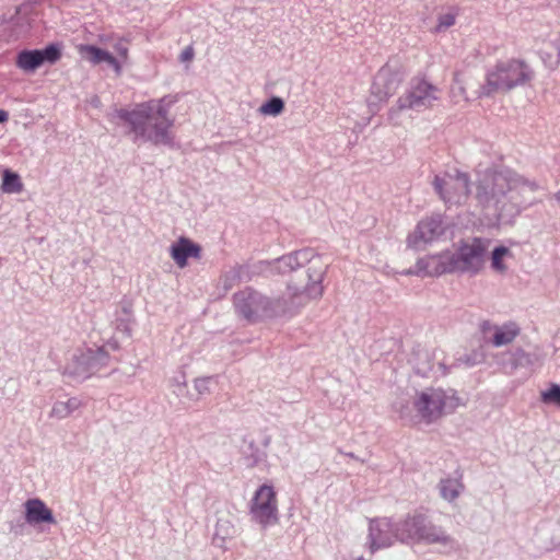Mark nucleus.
<instances>
[{"mask_svg":"<svg viewBox=\"0 0 560 560\" xmlns=\"http://www.w3.org/2000/svg\"><path fill=\"white\" fill-rule=\"evenodd\" d=\"M175 102L174 96L151 100L136 105L132 110L118 109L116 117L130 126L136 139H144L155 144H170L173 140L171 129L174 125L170 109Z\"/></svg>","mask_w":560,"mask_h":560,"instance_id":"obj_1","label":"nucleus"},{"mask_svg":"<svg viewBox=\"0 0 560 560\" xmlns=\"http://www.w3.org/2000/svg\"><path fill=\"white\" fill-rule=\"evenodd\" d=\"M533 79V70L526 61L517 58L498 61L490 68L479 89V97H491L527 84Z\"/></svg>","mask_w":560,"mask_h":560,"instance_id":"obj_2","label":"nucleus"},{"mask_svg":"<svg viewBox=\"0 0 560 560\" xmlns=\"http://www.w3.org/2000/svg\"><path fill=\"white\" fill-rule=\"evenodd\" d=\"M521 187H527L532 191L538 189V185L535 182L521 176L512 170H488L478 182L476 199L481 206L486 207L493 200L505 196L509 191Z\"/></svg>","mask_w":560,"mask_h":560,"instance_id":"obj_3","label":"nucleus"},{"mask_svg":"<svg viewBox=\"0 0 560 560\" xmlns=\"http://www.w3.org/2000/svg\"><path fill=\"white\" fill-rule=\"evenodd\" d=\"M460 404L455 393L450 394L442 388H428L417 395L413 407L418 415L430 423L455 411Z\"/></svg>","mask_w":560,"mask_h":560,"instance_id":"obj_4","label":"nucleus"},{"mask_svg":"<svg viewBox=\"0 0 560 560\" xmlns=\"http://www.w3.org/2000/svg\"><path fill=\"white\" fill-rule=\"evenodd\" d=\"M433 187L447 207L466 205L470 196V176L456 170L436 175Z\"/></svg>","mask_w":560,"mask_h":560,"instance_id":"obj_5","label":"nucleus"},{"mask_svg":"<svg viewBox=\"0 0 560 560\" xmlns=\"http://www.w3.org/2000/svg\"><path fill=\"white\" fill-rule=\"evenodd\" d=\"M395 536L401 541H423L425 544H447L450 537L438 526L427 523L424 516L417 515L405 520Z\"/></svg>","mask_w":560,"mask_h":560,"instance_id":"obj_6","label":"nucleus"},{"mask_svg":"<svg viewBox=\"0 0 560 560\" xmlns=\"http://www.w3.org/2000/svg\"><path fill=\"white\" fill-rule=\"evenodd\" d=\"M486 245L481 238L462 242L454 254H450L453 272H479L485 264Z\"/></svg>","mask_w":560,"mask_h":560,"instance_id":"obj_7","label":"nucleus"},{"mask_svg":"<svg viewBox=\"0 0 560 560\" xmlns=\"http://www.w3.org/2000/svg\"><path fill=\"white\" fill-rule=\"evenodd\" d=\"M234 305L240 315L248 322H257L276 315L273 303L252 289H245L234 295Z\"/></svg>","mask_w":560,"mask_h":560,"instance_id":"obj_8","label":"nucleus"},{"mask_svg":"<svg viewBox=\"0 0 560 560\" xmlns=\"http://www.w3.org/2000/svg\"><path fill=\"white\" fill-rule=\"evenodd\" d=\"M250 514L262 526L278 522L277 492L272 486L262 485L256 490L250 503Z\"/></svg>","mask_w":560,"mask_h":560,"instance_id":"obj_9","label":"nucleus"},{"mask_svg":"<svg viewBox=\"0 0 560 560\" xmlns=\"http://www.w3.org/2000/svg\"><path fill=\"white\" fill-rule=\"evenodd\" d=\"M440 100V90L424 79L416 80L410 91L398 100L399 109L430 108Z\"/></svg>","mask_w":560,"mask_h":560,"instance_id":"obj_10","label":"nucleus"},{"mask_svg":"<svg viewBox=\"0 0 560 560\" xmlns=\"http://www.w3.org/2000/svg\"><path fill=\"white\" fill-rule=\"evenodd\" d=\"M60 56V50L55 45H49L42 50H23L16 57V66L26 72L35 71L45 61L56 62Z\"/></svg>","mask_w":560,"mask_h":560,"instance_id":"obj_11","label":"nucleus"},{"mask_svg":"<svg viewBox=\"0 0 560 560\" xmlns=\"http://www.w3.org/2000/svg\"><path fill=\"white\" fill-rule=\"evenodd\" d=\"M444 232L443 220L441 215L425 218L419 222L415 232L409 236V244L413 247H420L436 240Z\"/></svg>","mask_w":560,"mask_h":560,"instance_id":"obj_12","label":"nucleus"},{"mask_svg":"<svg viewBox=\"0 0 560 560\" xmlns=\"http://www.w3.org/2000/svg\"><path fill=\"white\" fill-rule=\"evenodd\" d=\"M370 545L371 553L381 548L388 547L393 544L392 523L387 518L373 520L370 523Z\"/></svg>","mask_w":560,"mask_h":560,"instance_id":"obj_13","label":"nucleus"},{"mask_svg":"<svg viewBox=\"0 0 560 560\" xmlns=\"http://www.w3.org/2000/svg\"><path fill=\"white\" fill-rule=\"evenodd\" d=\"M78 51L88 61L93 65H100L101 62H106L110 66L117 75L121 74L122 67L119 60L109 51L102 49L94 45H84L81 44L78 47Z\"/></svg>","mask_w":560,"mask_h":560,"instance_id":"obj_14","label":"nucleus"},{"mask_svg":"<svg viewBox=\"0 0 560 560\" xmlns=\"http://www.w3.org/2000/svg\"><path fill=\"white\" fill-rule=\"evenodd\" d=\"M417 266L424 276L434 277L453 272L448 253L422 258L418 261Z\"/></svg>","mask_w":560,"mask_h":560,"instance_id":"obj_15","label":"nucleus"},{"mask_svg":"<svg viewBox=\"0 0 560 560\" xmlns=\"http://www.w3.org/2000/svg\"><path fill=\"white\" fill-rule=\"evenodd\" d=\"M201 247L187 237H179L176 243L171 246V256L179 268L187 266L189 257L199 259Z\"/></svg>","mask_w":560,"mask_h":560,"instance_id":"obj_16","label":"nucleus"},{"mask_svg":"<svg viewBox=\"0 0 560 560\" xmlns=\"http://www.w3.org/2000/svg\"><path fill=\"white\" fill-rule=\"evenodd\" d=\"M26 521L30 524L55 523L51 511L39 499H30L25 502Z\"/></svg>","mask_w":560,"mask_h":560,"instance_id":"obj_17","label":"nucleus"},{"mask_svg":"<svg viewBox=\"0 0 560 560\" xmlns=\"http://www.w3.org/2000/svg\"><path fill=\"white\" fill-rule=\"evenodd\" d=\"M310 260V253L307 250H299L290 253L277 259L275 268L280 273H288L302 267L305 261Z\"/></svg>","mask_w":560,"mask_h":560,"instance_id":"obj_18","label":"nucleus"},{"mask_svg":"<svg viewBox=\"0 0 560 560\" xmlns=\"http://www.w3.org/2000/svg\"><path fill=\"white\" fill-rule=\"evenodd\" d=\"M324 275L325 268L322 262L318 259L311 261V266L308 267L310 283L306 289L310 298L317 299L323 295L324 288L322 285V281L324 279Z\"/></svg>","mask_w":560,"mask_h":560,"instance_id":"obj_19","label":"nucleus"},{"mask_svg":"<svg viewBox=\"0 0 560 560\" xmlns=\"http://www.w3.org/2000/svg\"><path fill=\"white\" fill-rule=\"evenodd\" d=\"M520 334V328L515 323H509L501 327H495L492 343L501 347L511 343Z\"/></svg>","mask_w":560,"mask_h":560,"instance_id":"obj_20","label":"nucleus"},{"mask_svg":"<svg viewBox=\"0 0 560 560\" xmlns=\"http://www.w3.org/2000/svg\"><path fill=\"white\" fill-rule=\"evenodd\" d=\"M23 183L21 182L20 176L11 172L10 170H4L2 173V184L1 189L5 194H18L23 190Z\"/></svg>","mask_w":560,"mask_h":560,"instance_id":"obj_21","label":"nucleus"},{"mask_svg":"<svg viewBox=\"0 0 560 560\" xmlns=\"http://www.w3.org/2000/svg\"><path fill=\"white\" fill-rule=\"evenodd\" d=\"M512 256L513 255H512L511 250L504 246H499V247L494 248L492 252V256H491V267L500 273L505 272L508 267L503 262V259L505 257H512Z\"/></svg>","mask_w":560,"mask_h":560,"instance_id":"obj_22","label":"nucleus"},{"mask_svg":"<svg viewBox=\"0 0 560 560\" xmlns=\"http://www.w3.org/2000/svg\"><path fill=\"white\" fill-rule=\"evenodd\" d=\"M451 100L454 104H457L460 100L467 102V91L463 84V80L460 78L459 72H455L453 77V85L450 90Z\"/></svg>","mask_w":560,"mask_h":560,"instance_id":"obj_23","label":"nucleus"},{"mask_svg":"<svg viewBox=\"0 0 560 560\" xmlns=\"http://www.w3.org/2000/svg\"><path fill=\"white\" fill-rule=\"evenodd\" d=\"M463 488V485L457 480H444L441 482V494L445 500L453 501L455 500L460 490Z\"/></svg>","mask_w":560,"mask_h":560,"instance_id":"obj_24","label":"nucleus"},{"mask_svg":"<svg viewBox=\"0 0 560 560\" xmlns=\"http://www.w3.org/2000/svg\"><path fill=\"white\" fill-rule=\"evenodd\" d=\"M284 103L280 97H272L260 107V113L264 115L277 116L282 113Z\"/></svg>","mask_w":560,"mask_h":560,"instance_id":"obj_25","label":"nucleus"},{"mask_svg":"<svg viewBox=\"0 0 560 560\" xmlns=\"http://www.w3.org/2000/svg\"><path fill=\"white\" fill-rule=\"evenodd\" d=\"M541 400L545 404H555L560 407V386L552 384L549 389L541 393Z\"/></svg>","mask_w":560,"mask_h":560,"instance_id":"obj_26","label":"nucleus"},{"mask_svg":"<svg viewBox=\"0 0 560 560\" xmlns=\"http://www.w3.org/2000/svg\"><path fill=\"white\" fill-rule=\"evenodd\" d=\"M455 14L446 13L439 16L438 25L435 26V32L440 33L455 24Z\"/></svg>","mask_w":560,"mask_h":560,"instance_id":"obj_27","label":"nucleus"},{"mask_svg":"<svg viewBox=\"0 0 560 560\" xmlns=\"http://www.w3.org/2000/svg\"><path fill=\"white\" fill-rule=\"evenodd\" d=\"M114 49L125 62L128 60L129 48L127 42L124 38H118V40L114 45Z\"/></svg>","mask_w":560,"mask_h":560,"instance_id":"obj_28","label":"nucleus"},{"mask_svg":"<svg viewBox=\"0 0 560 560\" xmlns=\"http://www.w3.org/2000/svg\"><path fill=\"white\" fill-rule=\"evenodd\" d=\"M51 412L52 415H56L57 417L61 418L66 417L70 412V410L68 409V406L66 404L60 402L54 406Z\"/></svg>","mask_w":560,"mask_h":560,"instance_id":"obj_29","label":"nucleus"},{"mask_svg":"<svg viewBox=\"0 0 560 560\" xmlns=\"http://www.w3.org/2000/svg\"><path fill=\"white\" fill-rule=\"evenodd\" d=\"M194 56V51L190 47L186 48L182 54V60H190Z\"/></svg>","mask_w":560,"mask_h":560,"instance_id":"obj_30","label":"nucleus"},{"mask_svg":"<svg viewBox=\"0 0 560 560\" xmlns=\"http://www.w3.org/2000/svg\"><path fill=\"white\" fill-rule=\"evenodd\" d=\"M8 119V113L0 109V122H4Z\"/></svg>","mask_w":560,"mask_h":560,"instance_id":"obj_31","label":"nucleus"},{"mask_svg":"<svg viewBox=\"0 0 560 560\" xmlns=\"http://www.w3.org/2000/svg\"><path fill=\"white\" fill-rule=\"evenodd\" d=\"M385 75H386V72L384 70H381L376 77L377 80H383L385 79Z\"/></svg>","mask_w":560,"mask_h":560,"instance_id":"obj_32","label":"nucleus"},{"mask_svg":"<svg viewBox=\"0 0 560 560\" xmlns=\"http://www.w3.org/2000/svg\"><path fill=\"white\" fill-rule=\"evenodd\" d=\"M555 199L560 203V190L555 194Z\"/></svg>","mask_w":560,"mask_h":560,"instance_id":"obj_33","label":"nucleus"},{"mask_svg":"<svg viewBox=\"0 0 560 560\" xmlns=\"http://www.w3.org/2000/svg\"><path fill=\"white\" fill-rule=\"evenodd\" d=\"M108 39H109V38H108V37H105V36H101V37H100V40H101L102 43L107 42Z\"/></svg>","mask_w":560,"mask_h":560,"instance_id":"obj_34","label":"nucleus"},{"mask_svg":"<svg viewBox=\"0 0 560 560\" xmlns=\"http://www.w3.org/2000/svg\"><path fill=\"white\" fill-rule=\"evenodd\" d=\"M357 560H364L363 558H358Z\"/></svg>","mask_w":560,"mask_h":560,"instance_id":"obj_35","label":"nucleus"}]
</instances>
